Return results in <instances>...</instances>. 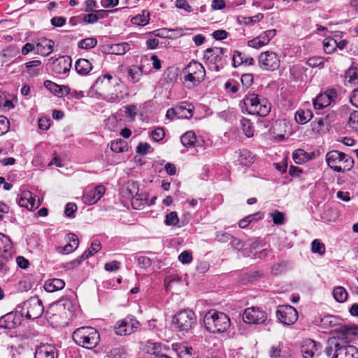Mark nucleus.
I'll use <instances>...</instances> for the list:
<instances>
[{
    "mask_svg": "<svg viewBox=\"0 0 358 358\" xmlns=\"http://www.w3.org/2000/svg\"><path fill=\"white\" fill-rule=\"evenodd\" d=\"M339 335L327 341L324 352L331 358H358L357 348L350 345L351 336L355 334L351 326H342L339 328Z\"/></svg>",
    "mask_w": 358,
    "mask_h": 358,
    "instance_id": "1",
    "label": "nucleus"
},
{
    "mask_svg": "<svg viewBox=\"0 0 358 358\" xmlns=\"http://www.w3.org/2000/svg\"><path fill=\"white\" fill-rule=\"evenodd\" d=\"M203 322L206 330L213 334L226 331L231 324L230 319L225 313L215 310L205 314Z\"/></svg>",
    "mask_w": 358,
    "mask_h": 358,
    "instance_id": "2",
    "label": "nucleus"
},
{
    "mask_svg": "<svg viewBox=\"0 0 358 358\" xmlns=\"http://www.w3.org/2000/svg\"><path fill=\"white\" fill-rule=\"evenodd\" d=\"M184 83L188 89L199 85L206 77V70L203 66L192 59L182 71Z\"/></svg>",
    "mask_w": 358,
    "mask_h": 358,
    "instance_id": "3",
    "label": "nucleus"
},
{
    "mask_svg": "<svg viewBox=\"0 0 358 358\" xmlns=\"http://www.w3.org/2000/svg\"><path fill=\"white\" fill-rule=\"evenodd\" d=\"M325 158L328 166L338 173L348 171L354 165L352 157L336 150L328 152Z\"/></svg>",
    "mask_w": 358,
    "mask_h": 358,
    "instance_id": "4",
    "label": "nucleus"
},
{
    "mask_svg": "<svg viewBox=\"0 0 358 358\" xmlns=\"http://www.w3.org/2000/svg\"><path fill=\"white\" fill-rule=\"evenodd\" d=\"M72 338L77 345L87 349H92L99 344V334L93 327H82L73 331Z\"/></svg>",
    "mask_w": 358,
    "mask_h": 358,
    "instance_id": "5",
    "label": "nucleus"
},
{
    "mask_svg": "<svg viewBox=\"0 0 358 358\" xmlns=\"http://www.w3.org/2000/svg\"><path fill=\"white\" fill-rule=\"evenodd\" d=\"M248 113L266 117L271 111V104L266 99L255 94H248L243 100Z\"/></svg>",
    "mask_w": 358,
    "mask_h": 358,
    "instance_id": "6",
    "label": "nucleus"
},
{
    "mask_svg": "<svg viewBox=\"0 0 358 358\" xmlns=\"http://www.w3.org/2000/svg\"><path fill=\"white\" fill-rule=\"evenodd\" d=\"M196 322L195 313L189 309H184L178 311L173 316L172 324L177 331L185 334L192 329L196 324Z\"/></svg>",
    "mask_w": 358,
    "mask_h": 358,
    "instance_id": "7",
    "label": "nucleus"
},
{
    "mask_svg": "<svg viewBox=\"0 0 358 358\" xmlns=\"http://www.w3.org/2000/svg\"><path fill=\"white\" fill-rule=\"evenodd\" d=\"M116 83V80L109 74H106L99 77L93 85V89L99 94L105 96L107 101L110 103L119 101V96L111 92L112 88Z\"/></svg>",
    "mask_w": 358,
    "mask_h": 358,
    "instance_id": "8",
    "label": "nucleus"
},
{
    "mask_svg": "<svg viewBox=\"0 0 358 358\" xmlns=\"http://www.w3.org/2000/svg\"><path fill=\"white\" fill-rule=\"evenodd\" d=\"M17 306V311L20 312L22 317L24 316L28 319L38 318L44 311L42 301L36 296L31 297L22 304Z\"/></svg>",
    "mask_w": 358,
    "mask_h": 358,
    "instance_id": "9",
    "label": "nucleus"
},
{
    "mask_svg": "<svg viewBox=\"0 0 358 358\" xmlns=\"http://www.w3.org/2000/svg\"><path fill=\"white\" fill-rule=\"evenodd\" d=\"M70 304L71 302L69 301H60L52 305L46 312L48 322L56 327L66 324L65 315L66 313L64 309L66 306Z\"/></svg>",
    "mask_w": 358,
    "mask_h": 358,
    "instance_id": "10",
    "label": "nucleus"
},
{
    "mask_svg": "<svg viewBox=\"0 0 358 358\" xmlns=\"http://www.w3.org/2000/svg\"><path fill=\"white\" fill-rule=\"evenodd\" d=\"M139 327L140 323L136 317L129 315L117 321L114 329L118 336H129L137 331Z\"/></svg>",
    "mask_w": 358,
    "mask_h": 358,
    "instance_id": "11",
    "label": "nucleus"
},
{
    "mask_svg": "<svg viewBox=\"0 0 358 358\" xmlns=\"http://www.w3.org/2000/svg\"><path fill=\"white\" fill-rule=\"evenodd\" d=\"M225 51L226 49L217 47L208 48L205 51L204 58L210 64L213 65L211 66L213 70L219 71L223 67L222 60Z\"/></svg>",
    "mask_w": 358,
    "mask_h": 358,
    "instance_id": "12",
    "label": "nucleus"
},
{
    "mask_svg": "<svg viewBox=\"0 0 358 358\" xmlns=\"http://www.w3.org/2000/svg\"><path fill=\"white\" fill-rule=\"evenodd\" d=\"M267 319V314L262 308L250 307L245 310L243 315V320L248 324H262Z\"/></svg>",
    "mask_w": 358,
    "mask_h": 358,
    "instance_id": "13",
    "label": "nucleus"
},
{
    "mask_svg": "<svg viewBox=\"0 0 358 358\" xmlns=\"http://www.w3.org/2000/svg\"><path fill=\"white\" fill-rule=\"evenodd\" d=\"M260 68L265 71H274L280 66L278 56L273 52H262L258 57Z\"/></svg>",
    "mask_w": 358,
    "mask_h": 358,
    "instance_id": "14",
    "label": "nucleus"
},
{
    "mask_svg": "<svg viewBox=\"0 0 358 358\" xmlns=\"http://www.w3.org/2000/svg\"><path fill=\"white\" fill-rule=\"evenodd\" d=\"M279 321L285 324L290 325L295 323L298 319V312L290 305L281 306L276 311Z\"/></svg>",
    "mask_w": 358,
    "mask_h": 358,
    "instance_id": "15",
    "label": "nucleus"
},
{
    "mask_svg": "<svg viewBox=\"0 0 358 358\" xmlns=\"http://www.w3.org/2000/svg\"><path fill=\"white\" fill-rule=\"evenodd\" d=\"M22 315L17 311V306L15 311L5 314L0 317V329H13L20 326L22 322Z\"/></svg>",
    "mask_w": 358,
    "mask_h": 358,
    "instance_id": "16",
    "label": "nucleus"
},
{
    "mask_svg": "<svg viewBox=\"0 0 358 358\" xmlns=\"http://www.w3.org/2000/svg\"><path fill=\"white\" fill-rule=\"evenodd\" d=\"M315 324L323 328L328 329L330 327H337L335 329V331L339 334V328L343 325H341V319L338 317L331 315H320L313 320Z\"/></svg>",
    "mask_w": 358,
    "mask_h": 358,
    "instance_id": "17",
    "label": "nucleus"
},
{
    "mask_svg": "<svg viewBox=\"0 0 358 358\" xmlns=\"http://www.w3.org/2000/svg\"><path fill=\"white\" fill-rule=\"evenodd\" d=\"M106 188L99 185L94 188L87 189L83 196V201L87 205L96 203L104 194Z\"/></svg>",
    "mask_w": 358,
    "mask_h": 358,
    "instance_id": "18",
    "label": "nucleus"
},
{
    "mask_svg": "<svg viewBox=\"0 0 358 358\" xmlns=\"http://www.w3.org/2000/svg\"><path fill=\"white\" fill-rule=\"evenodd\" d=\"M71 66V59L69 56L60 57L52 63V69L58 74H64L69 71Z\"/></svg>",
    "mask_w": 358,
    "mask_h": 358,
    "instance_id": "19",
    "label": "nucleus"
},
{
    "mask_svg": "<svg viewBox=\"0 0 358 358\" xmlns=\"http://www.w3.org/2000/svg\"><path fill=\"white\" fill-rule=\"evenodd\" d=\"M54 41L45 38L38 39L36 44V53L45 57L53 51Z\"/></svg>",
    "mask_w": 358,
    "mask_h": 358,
    "instance_id": "20",
    "label": "nucleus"
},
{
    "mask_svg": "<svg viewBox=\"0 0 358 358\" xmlns=\"http://www.w3.org/2000/svg\"><path fill=\"white\" fill-rule=\"evenodd\" d=\"M44 86L52 94L62 97L69 96L71 93V89L66 85H59L50 80H45Z\"/></svg>",
    "mask_w": 358,
    "mask_h": 358,
    "instance_id": "21",
    "label": "nucleus"
},
{
    "mask_svg": "<svg viewBox=\"0 0 358 358\" xmlns=\"http://www.w3.org/2000/svg\"><path fill=\"white\" fill-rule=\"evenodd\" d=\"M19 206L26 208L28 210L37 208L40 203L36 202L35 197L32 196L30 192H24L22 194L20 198L17 201Z\"/></svg>",
    "mask_w": 358,
    "mask_h": 358,
    "instance_id": "22",
    "label": "nucleus"
},
{
    "mask_svg": "<svg viewBox=\"0 0 358 358\" xmlns=\"http://www.w3.org/2000/svg\"><path fill=\"white\" fill-rule=\"evenodd\" d=\"M34 358H57V355L53 346L43 345L36 349Z\"/></svg>",
    "mask_w": 358,
    "mask_h": 358,
    "instance_id": "23",
    "label": "nucleus"
},
{
    "mask_svg": "<svg viewBox=\"0 0 358 358\" xmlns=\"http://www.w3.org/2000/svg\"><path fill=\"white\" fill-rule=\"evenodd\" d=\"M316 350V342L311 339L305 340L301 347V352L303 358H312Z\"/></svg>",
    "mask_w": 358,
    "mask_h": 358,
    "instance_id": "24",
    "label": "nucleus"
},
{
    "mask_svg": "<svg viewBox=\"0 0 358 358\" xmlns=\"http://www.w3.org/2000/svg\"><path fill=\"white\" fill-rule=\"evenodd\" d=\"M194 106L187 102H182L176 106L178 118H190L193 115Z\"/></svg>",
    "mask_w": 358,
    "mask_h": 358,
    "instance_id": "25",
    "label": "nucleus"
},
{
    "mask_svg": "<svg viewBox=\"0 0 358 358\" xmlns=\"http://www.w3.org/2000/svg\"><path fill=\"white\" fill-rule=\"evenodd\" d=\"M65 286L63 280L59 278H53L48 280L44 285V289L48 292H54L62 289Z\"/></svg>",
    "mask_w": 358,
    "mask_h": 358,
    "instance_id": "26",
    "label": "nucleus"
},
{
    "mask_svg": "<svg viewBox=\"0 0 358 358\" xmlns=\"http://www.w3.org/2000/svg\"><path fill=\"white\" fill-rule=\"evenodd\" d=\"M144 73L143 67L142 66H131L127 70V75L129 81L132 83H138Z\"/></svg>",
    "mask_w": 358,
    "mask_h": 358,
    "instance_id": "27",
    "label": "nucleus"
},
{
    "mask_svg": "<svg viewBox=\"0 0 358 358\" xmlns=\"http://www.w3.org/2000/svg\"><path fill=\"white\" fill-rule=\"evenodd\" d=\"M75 69L80 75H87L92 69V66L89 60L79 59L76 62Z\"/></svg>",
    "mask_w": 358,
    "mask_h": 358,
    "instance_id": "28",
    "label": "nucleus"
},
{
    "mask_svg": "<svg viewBox=\"0 0 358 358\" xmlns=\"http://www.w3.org/2000/svg\"><path fill=\"white\" fill-rule=\"evenodd\" d=\"M313 113L308 109H299L295 113V120L298 124H305L313 117Z\"/></svg>",
    "mask_w": 358,
    "mask_h": 358,
    "instance_id": "29",
    "label": "nucleus"
},
{
    "mask_svg": "<svg viewBox=\"0 0 358 358\" xmlns=\"http://www.w3.org/2000/svg\"><path fill=\"white\" fill-rule=\"evenodd\" d=\"M109 53L116 55H123L130 49V45L128 43H121L112 44L108 47Z\"/></svg>",
    "mask_w": 358,
    "mask_h": 358,
    "instance_id": "30",
    "label": "nucleus"
},
{
    "mask_svg": "<svg viewBox=\"0 0 358 358\" xmlns=\"http://www.w3.org/2000/svg\"><path fill=\"white\" fill-rule=\"evenodd\" d=\"M188 221L182 220V224H180V220L176 211L168 213L165 217L164 223L167 226H177L180 227L185 225Z\"/></svg>",
    "mask_w": 358,
    "mask_h": 358,
    "instance_id": "31",
    "label": "nucleus"
},
{
    "mask_svg": "<svg viewBox=\"0 0 358 358\" xmlns=\"http://www.w3.org/2000/svg\"><path fill=\"white\" fill-rule=\"evenodd\" d=\"M27 70V73L30 76H36L39 74L41 71V62L40 60H32L27 62L24 64Z\"/></svg>",
    "mask_w": 358,
    "mask_h": 358,
    "instance_id": "32",
    "label": "nucleus"
},
{
    "mask_svg": "<svg viewBox=\"0 0 358 358\" xmlns=\"http://www.w3.org/2000/svg\"><path fill=\"white\" fill-rule=\"evenodd\" d=\"M254 156L248 150L243 149L239 151L238 162L243 166H248L253 162Z\"/></svg>",
    "mask_w": 358,
    "mask_h": 358,
    "instance_id": "33",
    "label": "nucleus"
},
{
    "mask_svg": "<svg viewBox=\"0 0 358 358\" xmlns=\"http://www.w3.org/2000/svg\"><path fill=\"white\" fill-rule=\"evenodd\" d=\"M150 20V13L147 10H143L142 14L137 15L131 18V22L134 24L144 26L148 24Z\"/></svg>",
    "mask_w": 358,
    "mask_h": 358,
    "instance_id": "34",
    "label": "nucleus"
},
{
    "mask_svg": "<svg viewBox=\"0 0 358 358\" xmlns=\"http://www.w3.org/2000/svg\"><path fill=\"white\" fill-rule=\"evenodd\" d=\"M147 352L155 355V358L162 355V345L160 343L148 341L146 345Z\"/></svg>",
    "mask_w": 358,
    "mask_h": 358,
    "instance_id": "35",
    "label": "nucleus"
},
{
    "mask_svg": "<svg viewBox=\"0 0 358 358\" xmlns=\"http://www.w3.org/2000/svg\"><path fill=\"white\" fill-rule=\"evenodd\" d=\"M330 104L329 98H327L324 93L319 94L313 101V106L315 109H322Z\"/></svg>",
    "mask_w": 358,
    "mask_h": 358,
    "instance_id": "36",
    "label": "nucleus"
},
{
    "mask_svg": "<svg viewBox=\"0 0 358 358\" xmlns=\"http://www.w3.org/2000/svg\"><path fill=\"white\" fill-rule=\"evenodd\" d=\"M241 126L243 133L247 137L250 138L253 136L255 129L250 120L242 117L241 120Z\"/></svg>",
    "mask_w": 358,
    "mask_h": 358,
    "instance_id": "37",
    "label": "nucleus"
},
{
    "mask_svg": "<svg viewBox=\"0 0 358 358\" xmlns=\"http://www.w3.org/2000/svg\"><path fill=\"white\" fill-rule=\"evenodd\" d=\"M147 196L142 194L136 195L135 197H132L131 200L132 207L137 210L143 208L147 203Z\"/></svg>",
    "mask_w": 358,
    "mask_h": 358,
    "instance_id": "38",
    "label": "nucleus"
},
{
    "mask_svg": "<svg viewBox=\"0 0 358 358\" xmlns=\"http://www.w3.org/2000/svg\"><path fill=\"white\" fill-rule=\"evenodd\" d=\"M333 296L336 301L343 303L347 300L348 292L343 287L338 286L334 289Z\"/></svg>",
    "mask_w": 358,
    "mask_h": 358,
    "instance_id": "39",
    "label": "nucleus"
},
{
    "mask_svg": "<svg viewBox=\"0 0 358 358\" xmlns=\"http://www.w3.org/2000/svg\"><path fill=\"white\" fill-rule=\"evenodd\" d=\"M110 149L115 152H123L128 149L127 143L122 139H117L111 143Z\"/></svg>",
    "mask_w": 358,
    "mask_h": 358,
    "instance_id": "40",
    "label": "nucleus"
},
{
    "mask_svg": "<svg viewBox=\"0 0 358 358\" xmlns=\"http://www.w3.org/2000/svg\"><path fill=\"white\" fill-rule=\"evenodd\" d=\"M180 141L184 146H193L196 142V135L192 131H187L181 136Z\"/></svg>",
    "mask_w": 358,
    "mask_h": 358,
    "instance_id": "41",
    "label": "nucleus"
},
{
    "mask_svg": "<svg viewBox=\"0 0 358 358\" xmlns=\"http://www.w3.org/2000/svg\"><path fill=\"white\" fill-rule=\"evenodd\" d=\"M101 249V245L97 240H94L92 242L90 248L87 249L83 255L82 257H85V260L88 259L90 257L94 255L95 253L99 252Z\"/></svg>",
    "mask_w": 358,
    "mask_h": 358,
    "instance_id": "42",
    "label": "nucleus"
},
{
    "mask_svg": "<svg viewBox=\"0 0 358 358\" xmlns=\"http://www.w3.org/2000/svg\"><path fill=\"white\" fill-rule=\"evenodd\" d=\"M337 41L333 38H326L323 41L324 50L327 54L334 52L337 48Z\"/></svg>",
    "mask_w": 358,
    "mask_h": 358,
    "instance_id": "43",
    "label": "nucleus"
},
{
    "mask_svg": "<svg viewBox=\"0 0 358 358\" xmlns=\"http://www.w3.org/2000/svg\"><path fill=\"white\" fill-rule=\"evenodd\" d=\"M97 44V40L95 38H86L78 42V47L82 49H91Z\"/></svg>",
    "mask_w": 358,
    "mask_h": 358,
    "instance_id": "44",
    "label": "nucleus"
},
{
    "mask_svg": "<svg viewBox=\"0 0 358 358\" xmlns=\"http://www.w3.org/2000/svg\"><path fill=\"white\" fill-rule=\"evenodd\" d=\"M126 351L123 348L117 347L111 349L108 353V358H126Z\"/></svg>",
    "mask_w": 358,
    "mask_h": 358,
    "instance_id": "45",
    "label": "nucleus"
},
{
    "mask_svg": "<svg viewBox=\"0 0 358 358\" xmlns=\"http://www.w3.org/2000/svg\"><path fill=\"white\" fill-rule=\"evenodd\" d=\"M124 193L125 196L127 195L130 200H131L132 197H135L136 195H138V187L136 182H129L127 184V187L124 190Z\"/></svg>",
    "mask_w": 358,
    "mask_h": 358,
    "instance_id": "46",
    "label": "nucleus"
},
{
    "mask_svg": "<svg viewBox=\"0 0 358 358\" xmlns=\"http://www.w3.org/2000/svg\"><path fill=\"white\" fill-rule=\"evenodd\" d=\"M11 249V241L10 238L0 233V252H6Z\"/></svg>",
    "mask_w": 358,
    "mask_h": 358,
    "instance_id": "47",
    "label": "nucleus"
},
{
    "mask_svg": "<svg viewBox=\"0 0 358 358\" xmlns=\"http://www.w3.org/2000/svg\"><path fill=\"white\" fill-rule=\"evenodd\" d=\"M311 250L313 253H318L320 255H323L325 252L324 245L320 243L317 239L312 242Z\"/></svg>",
    "mask_w": 358,
    "mask_h": 358,
    "instance_id": "48",
    "label": "nucleus"
},
{
    "mask_svg": "<svg viewBox=\"0 0 358 358\" xmlns=\"http://www.w3.org/2000/svg\"><path fill=\"white\" fill-rule=\"evenodd\" d=\"M348 125L350 127L358 130V110L351 112L348 119Z\"/></svg>",
    "mask_w": 358,
    "mask_h": 358,
    "instance_id": "49",
    "label": "nucleus"
},
{
    "mask_svg": "<svg viewBox=\"0 0 358 358\" xmlns=\"http://www.w3.org/2000/svg\"><path fill=\"white\" fill-rule=\"evenodd\" d=\"M275 29H269L263 32L259 36L260 37V39L263 41V43L268 44L270 41L275 36Z\"/></svg>",
    "mask_w": 358,
    "mask_h": 358,
    "instance_id": "50",
    "label": "nucleus"
},
{
    "mask_svg": "<svg viewBox=\"0 0 358 358\" xmlns=\"http://www.w3.org/2000/svg\"><path fill=\"white\" fill-rule=\"evenodd\" d=\"M306 64L310 67L323 66L324 59L321 57H312L307 60Z\"/></svg>",
    "mask_w": 358,
    "mask_h": 358,
    "instance_id": "51",
    "label": "nucleus"
},
{
    "mask_svg": "<svg viewBox=\"0 0 358 358\" xmlns=\"http://www.w3.org/2000/svg\"><path fill=\"white\" fill-rule=\"evenodd\" d=\"M215 238L220 243H227L232 238V236L227 232L219 231L216 232Z\"/></svg>",
    "mask_w": 358,
    "mask_h": 358,
    "instance_id": "52",
    "label": "nucleus"
},
{
    "mask_svg": "<svg viewBox=\"0 0 358 358\" xmlns=\"http://www.w3.org/2000/svg\"><path fill=\"white\" fill-rule=\"evenodd\" d=\"M150 136L155 141L157 142L164 138L165 132L162 128L158 127L151 132Z\"/></svg>",
    "mask_w": 358,
    "mask_h": 358,
    "instance_id": "53",
    "label": "nucleus"
},
{
    "mask_svg": "<svg viewBox=\"0 0 358 358\" xmlns=\"http://www.w3.org/2000/svg\"><path fill=\"white\" fill-rule=\"evenodd\" d=\"M306 152L302 149H299L293 152V159L296 164H301L304 162Z\"/></svg>",
    "mask_w": 358,
    "mask_h": 358,
    "instance_id": "54",
    "label": "nucleus"
},
{
    "mask_svg": "<svg viewBox=\"0 0 358 358\" xmlns=\"http://www.w3.org/2000/svg\"><path fill=\"white\" fill-rule=\"evenodd\" d=\"M345 76L348 78V82L355 83L357 81V69L351 67L346 71Z\"/></svg>",
    "mask_w": 358,
    "mask_h": 358,
    "instance_id": "55",
    "label": "nucleus"
},
{
    "mask_svg": "<svg viewBox=\"0 0 358 358\" xmlns=\"http://www.w3.org/2000/svg\"><path fill=\"white\" fill-rule=\"evenodd\" d=\"M243 59L244 57L243 56L242 53L239 51H234L233 56H232V60H233V66L234 67H237L240 66L241 64H243Z\"/></svg>",
    "mask_w": 358,
    "mask_h": 358,
    "instance_id": "56",
    "label": "nucleus"
},
{
    "mask_svg": "<svg viewBox=\"0 0 358 358\" xmlns=\"http://www.w3.org/2000/svg\"><path fill=\"white\" fill-rule=\"evenodd\" d=\"M9 121L3 115H0V136L6 134L8 131Z\"/></svg>",
    "mask_w": 358,
    "mask_h": 358,
    "instance_id": "57",
    "label": "nucleus"
},
{
    "mask_svg": "<svg viewBox=\"0 0 358 358\" xmlns=\"http://www.w3.org/2000/svg\"><path fill=\"white\" fill-rule=\"evenodd\" d=\"M273 222L275 224H282L285 222L284 214L280 211H275L271 214Z\"/></svg>",
    "mask_w": 358,
    "mask_h": 358,
    "instance_id": "58",
    "label": "nucleus"
},
{
    "mask_svg": "<svg viewBox=\"0 0 358 358\" xmlns=\"http://www.w3.org/2000/svg\"><path fill=\"white\" fill-rule=\"evenodd\" d=\"M248 45L251 48L258 49L263 47L264 45H266V44L263 43V41L260 39V37L258 36L257 37L250 40L248 42Z\"/></svg>",
    "mask_w": 358,
    "mask_h": 358,
    "instance_id": "59",
    "label": "nucleus"
},
{
    "mask_svg": "<svg viewBox=\"0 0 358 358\" xmlns=\"http://www.w3.org/2000/svg\"><path fill=\"white\" fill-rule=\"evenodd\" d=\"M248 45L251 48L258 49L263 47L264 45H266V44L263 43V41L260 39V37L258 36L257 37L250 40L248 42Z\"/></svg>",
    "mask_w": 358,
    "mask_h": 358,
    "instance_id": "60",
    "label": "nucleus"
},
{
    "mask_svg": "<svg viewBox=\"0 0 358 358\" xmlns=\"http://www.w3.org/2000/svg\"><path fill=\"white\" fill-rule=\"evenodd\" d=\"M175 6L176 8L183 9L188 13L192 10L191 6L187 3V0H176Z\"/></svg>",
    "mask_w": 358,
    "mask_h": 358,
    "instance_id": "61",
    "label": "nucleus"
},
{
    "mask_svg": "<svg viewBox=\"0 0 358 358\" xmlns=\"http://www.w3.org/2000/svg\"><path fill=\"white\" fill-rule=\"evenodd\" d=\"M85 260V257H82L80 256L79 257H78L77 259L71 261V262H67L65 266H64V268H66V269H73L77 266H78L79 265L81 264V263Z\"/></svg>",
    "mask_w": 358,
    "mask_h": 358,
    "instance_id": "62",
    "label": "nucleus"
},
{
    "mask_svg": "<svg viewBox=\"0 0 358 358\" xmlns=\"http://www.w3.org/2000/svg\"><path fill=\"white\" fill-rule=\"evenodd\" d=\"M77 210V206L73 203H68L66 205L64 213L67 217H74V213Z\"/></svg>",
    "mask_w": 358,
    "mask_h": 358,
    "instance_id": "63",
    "label": "nucleus"
},
{
    "mask_svg": "<svg viewBox=\"0 0 358 358\" xmlns=\"http://www.w3.org/2000/svg\"><path fill=\"white\" fill-rule=\"evenodd\" d=\"M178 259L182 264H189L192 261V255L187 251H183L178 256Z\"/></svg>",
    "mask_w": 358,
    "mask_h": 358,
    "instance_id": "64",
    "label": "nucleus"
}]
</instances>
